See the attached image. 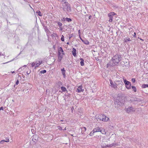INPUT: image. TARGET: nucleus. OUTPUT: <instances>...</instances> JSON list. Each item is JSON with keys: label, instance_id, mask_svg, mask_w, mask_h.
Instances as JSON below:
<instances>
[{"label": "nucleus", "instance_id": "63", "mask_svg": "<svg viewBox=\"0 0 148 148\" xmlns=\"http://www.w3.org/2000/svg\"><path fill=\"white\" fill-rule=\"evenodd\" d=\"M60 121H63L62 120H61Z\"/></svg>", "mask_w": 148, "mask_h": 148}, {"label": "nucleus", "instance_id": "24", "mask_svg": "<svg viewBox=\"0 0 148 148\" xmlns=\"http://www.w3.org/2000/svg\"><path fill=\"white\" fill-rule=\"evenodd\" d=\"M72 21V20L71 18H66V21L68 22H70Z\"/></svg>", "mask_w": 148, "mask_h": 148}, {"label": "nucleus", "instance_id": "41", "mask_svg": "<svg viewBox=\"0 0 148 148\" xmlns=\"http://www.w3.org/2000/svg\"><path fill=\"white\" fill-rule=\"evenodd\" d=\"M14 58L12 60H10V61H9L7 62H6L4 63H3V64H5L7 63H8V62H11V61H13L14 60Z\"/></svg>", "mask_w": 148, "mask_h": 148}, {"label": "nucleus", "instance_id": "5", "mask_svg": "<svg viewBox=\"0 0 148 148\" xmlns=\"http://www.w3.org/2000/svg\"><path fill=\"white\" fill-rule=\"evenodd\" d=\"M116 14L114 12H111L110 13L108 14V16L109 17V21L110 22H111L113 21V16Z\"/></svg>", "mask_w": 148, "mask_h": 148}, {"label": "nucleus", "instance_id": "17", "mask_svg": "<svg viewBox=\"0 0 148 148\" xmlns=\"http://www.w3.org/2000/svg\"><path fill=\"white\" fill-rule=\"evenodd\" d=\"M80 60L81 61L80 62V64L81 66H83L84 65V60L82 58H80Z\"/></svg>", "mask_w": 148, "mask_h": 148}, {"label": "nucleus", "instance_id": "57", "mask_svg": "<svg viewBox=\"0 0 148 148\" xmlns=\"http://www.w3.org/2000/svg\"><path fill=\"white\" fill-rule=\"evenodd\" d=\"M26 66H27L26 65H24V66H23V67H26Z\"/></svg>", "mask_w": 148, "mask_h": 148}, {"label": "nucleus", "instance_id": "14", "mask_svg": "<svg viewBox=\"0 0 148 148\" xmlns=\"http://www.w3.org/2000/svg\"><path fill=\"white\" fill-rule=\"evenodd\" d=\"M82 41L85 44L88 45L89 44V41L86 40H82Z\"/></svg>", "mask_w": 148, "mask_h": 148}, {"label": "nucleus", "instance_id": "52", "mask_svg": "<svg viewBox=\"0 0 148 148\" xmlns=\"http://www.w3.org/2000/svg\"><path fill=\"white\" fill-rule=\"evenodd\" d=\"M134 37H136V33L135 32L134 33Z\"/></svg>", "mask_w": 148, "mask_h": 148}, {"label": "nucleus", "instance_id": "47", "mask_svg": "<svg viewBox=\"0 0 148 148\" xmlns=\"http://www.w3.org/2000/svg\"><path fill=\"white\" fill-rule=\"evenodd\" d=\"M1 110H3V107H1L0 108Z\"/></svg>", "mask_w": 148, "mask_h": 148}, {"label": "nucleus", "instance_id": "53", "mask_svg": "<svg viewBox=\"0 0 148 148\" xmlns=\"http://www.w3.org/2000/svg\"><path fill=\"white\" fill-rule=\"evenodd\" d=\"M92 17V16L91 15H90L89 16V19H90L91 18V17Z\"/></svg>", "mask_w": 148, "mask_h": 148}, {"label": "nucleus", "instance_id": "30", "mask_svg": "<svg viewBox=\"0 0 148 148\" xmlns=\"http://www.w3.org/2000/svg\"><path fill=\"white\" fill-rule=\"evenodd\" d=\"M65 71H62V75L63 76V77L64 78H65L66 77V74H65Z\"/></svg>", "mask_w": 148, "mask_h": 148}, {"label": "nucleus", "instance_id": "34", "mask_svg": "<svg viewBox=\"0 0 148 148\" xmlns=\"http://www.w3.org/2000/svg\"><path fill=\"white\" fill-rule=\"evenodd\" d=\"M64 36H63V35H62V37H61V40L62 41H64Z\"/></svg>", "mask_w": 148, "mask_h": 148}, {"label": "nucleus", "instance_id": "45", "mask_svg": "<svg viewBox=\"0 0 148 148\" xmlns=\"http://www.w3.org/2000/svg\"><path fill=\"white\" fill-rule=\"evenodd\" d=\"M62 1L64 2V3H63L62 4H65V2H67L66 1V0H62Z\"/></svg>", "mask_w": 148, "mask_h": 148}, {"label": "nucleus", "instance_id": "44", "mask_svg": "<svg viewBox=\"0 0 148 148\" xmlns=\"http://www.w3.org/2000/svg\"><path fill=\"white\" fill-rule=\"evenodd\" d=\"M61 71H62H62H65V70L64 69V68H63V69H61Z\"/></svg>", "mask_w": 148, "mask_h": 148}, {"label": "nucleus", "instance_id": "21", "mask_svg": "<svg viewBox=\"0 0 148 148\" xmlns=\"http://www.w3.org/2000/svg\"><path fill=\"white\" fill-rule=\"evenodd\" d=\"M42 61H39L38 63H37L36 64V66L35 67V68L36 67H38L42 63Z\"/></svg>", "mask_w": 148, "mask_h": 148}, {"label": "nucleus", "instance_id": "15", "mask_svg": "<svg viewBox=\"0 0 148 148\" xmlns=\"http://www.w3.org/2000/svg\"><path fill=\"white\" fill-rule=\"evenodd\" d=\"M117 82L116 84L117 86L119 84H121V85H123V83L121 80H117L116 81Z\"/></svg>", "mask_w": 148, "mask_h": 148}, {"label": "nucleus", "instance_id": "42", "mask_svg": "<svg viewBox=\"0 0 148 148\" xmlns=\"http://www.w3.org/2000/svg\"><path fill=\"white\" fill-rule=\"evenodd\" d=\"M106 147H112L111 144H110L109 145H106Z\"/></svg>", "mask_w": 148, "mask_h": 148}, {"label": "nucleus", "instance_id": "16", "mask_svg": "<svg viewBox=\"0 0 148 148\" xmlns=\"http://www.w3.org/2000/svg\"><path fill=\"white\" fill-rule=\"evenodd\" d=\"M64 53H58V58H62L63 56V55H64Z\"/></svg>", "mask_w": 148, "mask_h": 148}, {"label": "nucleus", "instance_id": "35", "mask_svg": "<svg viewBox=\"0 0 148 148\" xmlns=\"http://www.w3.org/2000/svg\"><path fill=\"white\" fill-rule=\"evenodd\" d=\"M35 65H36V63L34 62H33L31 64L32 67H34V66Z\"/></svg>", "mask_w": 148, "mask_h": 148}, {"label": "nucleus", "instance_id": "10", "mask_svg": "<svg viewBox=\"0 0 148 148\" xmlns=\"http://www.w3.org/2000/svg\"><path fill=\"white\" fill-rule=\"evenodd\" d=\"M42 26L44 28L45 31L46 32H49V29H48L47 27V26H45L44 23H42Z\"/></svg>", "mask_w": 148, "mask_h": 148}, {"label": "nucleus", "instance_id": "9", "mask_svg": "<svg viewBox=\"0 0 148 148\" xmlns=\"http://www.w3.org/2000/svg\"><path fill=\"white\" fill-rule=\"evenodd\" d=\"M82 86H79L77 89L76 90V91L78 92H83L84 90H82Z\"/></svg>", "mask_w": 148, "mask_h": 148}, {"label": "nucleus", "instance_id": "61", "mask_svg": "<svg viewBox=\"0 0 148 148\" xmlns=\"http://www.w3.org/2000/svg\"><path fill=\"white\" fill-rule=\"evenodd\" d=\"M14 72H15L14 71H13L12 72V73H14Z\"/></svg>", "mask_w": 148, "mask_h": 148}, {"label": "nucleus", "instance_id": "23", "mask_svg": "<svg viewBox=\"0 0 148 148\" xmlns=\"http://www.w3.org/2000/svg\"><path fill=\"white\" fill-rule=\"evenodd\" d=\"M61 89L63 92H65L67 91L66 88L62 86L61 87Z\"/></svg>", "mask_w": 148, "mask_h": 148}, {"label": "nucleus", "instance_id": "49", "mask_svg": "<svg viewBox=\"0 0 148 148\" xmlns=\"http://www.w3.org/2000/svg\"><path fill=\"white\" fill-rule=\"evenodd\" d=\"M60 30L62 31L63 30V28L61 27H60Z\"/></svg>", "mask_w": 148, "mask_h": 148}, {"label": "nucleus", "instance_id": "62", "mask_svg": "<svg viewBox=\"0 0 148 148\" xmlns=\"http://www.w3.org/2000/svg\"><path fill=\"white\" fill-rule=\"evenodd\" d=\"M140 40H143L141 38H140Z\"/></svg>", "mask_w": 148, "mask_h": 148}, {"label": "nucleus", "instance_id": "33", "mask_svg": "<svg viewBox=\"0 0 148 148\" xmlns=\"http://www.w3.org/2000/svg\"><path fill=\"white\" fill-rule=\"evenodd\" d=\"M5 142H9V138L8 137H6L5 138Z\"/></svg>", "mask_w": 148, "mask_h": 148}, {"label": "nucleus", "instance_id": "6", "mask_svg": "<svg viewBox=\"0 0 148 148\" xmlns=\"http://www.w3.org/2000/svg\"><path fill=\"white\" fill-rule=\"evenodd\" d=\"M124 82L126 88L128 89L131 88V84L130 82L127 81L126 79H124Z\"/></svg>", "mask_w": 148, "mask_h": 148}, {"label": "nucleus", "instance_id": "39", "mask_svg": "<svg viewBox=\"0 0 148 148\" xmlns=\"http://www.w3.org/2000/svg\"><path fill=\"white\" fill-rule=\"evenodd\" d=\"M18 83H19V81L18 80H17L16 81V82L15 85H14V87H15L16 85H17L18 84Z\"/></svg>", "mask_w": 148, "mask_h": 148}, {"label": "nucleus", "instance_id": "51", "mask_svg": "<svg viewBox=\"0 0 148 148\" xmlns=\"http://www.w3.org/2000/svg\"><path fill=\"white\" fill-rule=\"evenodd\" d=\"M78 33H79V35H80V30H78Z\"/></svg>", "mask_w": 148, "mask_h": 148}, {"label": "nucleus", "instance_id": "13", "mask_svg": "<svg viewBox=\"0 0 148 148\" xmlns=\"http://www.w3.org/2000/svg\"><path fill=\"white\" fill-rule=\"evenodd\" d=\"M58 53H64L62 47H60L58 48Z\"/></svg>", "mask_w": 148, "mask_h": 148}, {"label": "nucleus", "instance_id": "19", "mask_svg": "<svg viewBox=\"0 0 148 148\" xmlns=\"http://www.w3.org/2000/svg\"><path fill=\"white\" fill-rule=\"evenodd\" d=\"M124 42H127V41H131V40L129 38H127L124 39Z\"/></svg>", "mask_w": 148, "mask_h": 148}, {"label": "nucleus", "instance_id": "54", "mask_svg": "<svg viewBox=\"0 0 148 148\" xmlns=\"http://www.w3.org/2000/svg\"><path fill=\"white\" fill-rule=\"evenodd\" d=\"M30 73V71L29 73H28V72L27 71L26 73L27 75H29Z\"/></svg>", "mask_w": 148, "mask_h": 148}, {"label": "nucleus", "instance_id": "43", "mask_svg": "<svg viewBox=\"0 0 148 148\" xmlns=\"http://www.w3.org/2000/svg\"><path fill=\"white\" fill-rule=\"evenodd\" d=\"M58 62H60L61 61V60H62V58H58Z\"/></svg>", "mask_w": 148, "mask_h": 148}, {"label": "nucleus", "instance_id": "4", "mask_svg": "<svg viewBox=\"0 0 148 148\" xmlns=\"http://www.w3.org/2000/svg\"><path fill=\"white\" fill-rule=\"evenodd\" d=\"M98 118L100 120L103 121H107L109 120V118L103 114H101L98 116Z\"/></svg>", "mask_w": 148, "mask_h": 148}, {"label": "nucleus", "instance_id": "3", "mask_svg": "<svg viewBox=\"0 0 148 148\" xmlns=\"http://www.w3.org/2000/svg\"><path fill=\"white\" fill-rule=\"evenodd\" d=\"M63 10L64 11L70 12L71 11L70 4L68 2H65V4H62Z\"/></svg>", "mask_w": 148, "mask_h": 148}, {"label": "nucleus", "instance_id": "32", "mask_svg": "<svg viewBox=\"0 0 148 148\" xmlns=\"http://www.w3.org/2000/svg\"><path fill=\"white\" fill-rule=\"evenodd\" d=\"M47 72V71H46V70H42V71H40V73H42V74H44V73H45L46 72Z\"/></svg>", "mask_w": 148, "mask_h": 148}, {"label": "nucleus", "instance_id": "25", "mask_svg": "<svg viewBox=\"0 0 148 148\" xmlns=\"http://www.w3.org/2000/svg\"><path fill=\"white\" fill-rule=\"evenodd\" d=\"M142 88H145L148 87V84H143L141 86Z\"/></svg>", "mask_w": 148, "mask_h": 148}, {"label": "nucleus", "instance_id": "11", "mask_svg": "<svg viewBox=\"0 0 148 148\" xmlns=\"http://www.w3.org/2000/svg\"><path fill=\"white\" fill-rule=\"evenodd\" d=\"M72 52L73 55L75 57L76 56V49L74 48H73L72 49Z\"/></svg>", "mask_w": 148, "mask_h": 148}, {"label": "nucleus", "instance_id": "50", "mask_svg": "<svg viewBox=\"0 0 148 148\" xmlns=\"http://www.w3.org/2000/svg\"><path fill=\"white\" fill-rule=\"evenodd\" d=\"M23 67H20L19 69H18V71H20V69H22V68Z\"/></svg>", "mask_w": 148, "mask_h": 148}, {"label": "nucleus", "instance_id": "12", "mask_svg": "<svg viewBox=\"0 0 148 148\" xmlns=\"http://www.w3.org/2000/svg\"><path fill=\"white\" fill-rule=\"evenodd\" d=\"M100 128L99 127H97L94 128L93 130V131H94V132H100Z\"/></svg>", "mask_w": 148, "mask_h": 148}, {"label": "nucleus", "instance_id": "20", "mask_svg": "<svg viewBox=\"0 0 148 148\" xmlns=\"http://www.w3.org/2000/svg\"><path fill=\"white\" fill-rule=\"evenodd\" d=\"M112 147H115L117 146L120 145V143H114L111 144Z\"/></svg>", "mask_w": 148, "mask_h": 148}, {"label": "nucleus", "instance_id": "46", "mask_svg": "<svg viewBox=\"0 0 148 148\" xmlns=\"http://www.w3.org/2000/svg\"><path fill=\"white\" fill-rule=\"evenodd\" d=\"M74 109V108L73 107H72L71 108V112H73Z\"/></svg>", "mask_w": 148, "mask_h": 148}, {"label": "nucleus", "instance_id": "7", "mask_svg": "<svg viewBox=\"0 0 148 148\" xmlns=\"http://www.w3.org/2000/svg\"><path fill=\"white\" fill-rule=\"evenodd\" d=\"M125 111L127 113H131L135 111V109L133 107L129 106L126 109Z\"/></svg>", "mask_w": 148, "mask_h": 148}, {"label": "nucleus", "instance_id": "28", "mask_svg": "<svg viewBox=\"0 0 148 148\" xmlns=\"http://www.w3.org/2000/svg\"><path fill=\"white\" fill-rule=\"evenodd\" d=\"M106 144H102L101 145V147L102 148H106Z\"/></svg>", "mask_w": 148, "mask_h": 148}, {"label": "nucleus", "instance_id": "31", "mask_svg": "<svg viewBox=\"0 0 148 148\" xmlns=\"http://www.w3.org/2000/svg\"><path fill=\"white\" fill-rule=\"evenodd\" d=\"M95 132H94V131H93V130L91 132H90V133L89 134V135L90 136H93L94 134V133H95Z\"/></svg>", "mask_w": 148, "mask_h": 148}, {"label": "nucleus", "instance_id": "22", "mask_svg": "<svg viewBox=\"0 0 148 148\" xmlns=\"http://www.w3.org/2000/svg\"><path fill=\"white\" fill-rule=\"evenodd\" d=\"M36 13L37 15H38V16H42V14L41 12L39 10H38L36 12Z\"/></svg>", "mask_w": 148, "mask_h": 148}, {"label": "nucleus", "instance_id": "27", "mask_svg": "<svg viewBox=\"0 0 148 148\" xmlns=\"http://www.w3.org/2000/svg\"><path fill=\"white\" fill-rule=\"evenodd\" d=\"M58 25V26L60 27H61L62 26V24L60 22H58L57 23Z\"/></svg>", "mask_w": 148, "mask_h": 148}, {"label": "nucleus", "instance_id": "56", "mask_svg": "<svg viewBox=\"0 0 148 148\" xmlns=\"http://www.w3.org/2000/svg\"><path fill=\"white\" fill-rule=\"evenodd\" d=\"M66 130V128H65L63 130L64 131Z\"/></svg>", "mask_w": 148, "mask_h": 148}, {"label": "nucleus", "instance_id": "40", "mask_svg": "<svg viewBox=\"0 0 148 148\" xmlns=\"http://www.w3.org/2000/svg\"><path fill=\"white\" fill-rule=\"evenodd\" d=\"M58 128L60 130H62V128L60 126H58Z\"/></svg>", "mask_w": 148, "mask_h": 148}, {"label": "nucleus", "instance_id": "48", "mask_svg": "<svg viewBox=\"0 0 148 148\" xmlns=\"http://www.w3.org/2000/svg\"><path fill=\"white\" fill-rule=\"evenodd\" d=\"M4 54L2 53L1 52H0V56L1 55L4 56Z\"/></svg>", "mask_w": 148, "mask_h": 148}, {"label": "nucleus", "instance_id": "18", "mask_svg": "<svg viewBox=\"0 0 148 148\" xmlns=\"http://www.w3.org/2000/svg\"><path fill=\"white\" fill-rule=\"evenodd\" d=\"M82 132V134H84V132L86 130V128L85 127H83L81 128Z\"/></svg>", "mask_w": 148, "mask_h": 148}, {"label": "nucleus", "instance_id": "38", "mask_svg": "<svg viewBox=\"0 0 148 148\" xmlns=\"http://www.w3.org/2000/svg\"><path fill=\"white\" fill-rule=\"evenodd\" d=\"M5 142V140H2L0 141V144H3L4 143V142Z\"/></svg>", "mask_w": 148, "mask_h": 148}, {"label": "nucleus", "instance_id": "1", "mask_svg": "<svg viewBox=\"0 0 148 148\" xmlns=\"http://www.w3.org/2000/svg\"><path fill=\"white\" fill-rule=\"evenodd\" d=\"M121 56L120 54H117L114 56L112 59L111 62H112V63L111 65L112 66H114L115 65H117L119 62L121 61Z\"/></svg>", "mask_w": 148, "mask_h": 148}, {"label": "nucleus", "instance_id": "37", "mask_svg": "<svg viewBox=\"0 0 148 148\" xmlns=\"http://www.w3.org/2000/svg\"><path fill=\"white\" fill-rule=\"evenodd\" d=\"M132 82L133 83H134L135 82V78H133L131 79Z\"/></svg>", "mask_w": 148, "mask_h": 148}, {"label": "nucleus", "instance_id": "2", "mask_svg": "<svg viewBox=\"0 0 148 148\" xmlns=\"http://www.w3.org/2000/svg\"><path fill=\"white\" fill-rule=\"evenodd\" d=\"M125 102V98L122 95L118 96L117 97L115 103L120 106L123 104Z\"/></svg>", "mask_w": 148, "mask_h": 148}, {"label": "nucleus", "instance_id": "64", "mask_svg": "<svg viewBox=\"0 0 148 148\" xmlns=\"http://www.w3.org/2000/svg\"><path fill=\"white\" fill-rule=\"evenodd\" d=\"M1 28V26H0V28Z\"/></svg>", "mask_w": 148, "mask_h": 148}, {"label": "nucleus", "instance_id": "26", "mask_svg": "<svg viewBox=\"0 0 148 148\" xmlns=\"http://www.w3.org/2000/svg\"><path fill=\"white\" fill-rule=\"evenodd\" d=\"M100 132L101 133L103 134H106V132L105 131V130H100Z\"/></svg>", "mask_w": 148, "mask_h": 148}, {"label": "nucleus", "instance_id": "58", "mask_svg": "<svg viewBox=\"0 0 148 148\" xmlns=\"http://www.w3.org/2000/svg\"><path fill=\"white\" fill-rule=\"evenodd\" d=\"M45 23H46V24H47V21H45Z\"/></svg>", "mask_w": 148, "mask_h": 148}, {"label": "nucleus", "instance_id": "60", "mask_svg": "<svg viewBox=\"0 0 148 148\" xmlns=\"http://www.w3.org/2000/svg\"><path fill=\"white\" fill-rule=\"evenodd\" d=\"M71 37H72V36H69V39H70L71 38Z\"/></svg>", "mask_w": 148, "mask_h": 148}, {"label": "nucleus", "instance_id": "8", "mask_svg": "<svg viewBox=\"0 0 148 148\" xmlns=\"http://www.w3.org/2000/svg\"><path fill=\"white\" fill-rule=\"evenodd\" d=\"M109 81L110 84V86L114 89H116L117 88V84H116L115 82L114 83L111 79H109Z\"/></svg>", "mask_w": 148, "mask_h": 148}, {"label": "nucleus", "instance_id": "36", "mask_svg": "<svg viewBox=\"0 0 148 148\" xmlns=\"http://www.w3.org/2000/svg\"><path fill=\"white\" fill-rule=\"evenodd\" d=\"M66 18H63L62 19H61V21H62V22H65V21H66Z\"/></svg>", "mask_w": 148, "mask_h": 148}, {"label": "nucleus", "instance_id": "59", "mask_svg": "<svg viewBox=\"0 0 148 148\" xmlns=\"http://www.w3.org/2000/svg\"><path fill=\"white\" fill-rule=\"evenodd\" d=\"M66 44H68V45L69 44V42H67Z\"/></svg>", "mask_w": 148, "mask_h": 148}, {"label": "nucleus", "instance_id": "55", "mask_svg": "<svg viewBox=\"0 0 148 148\" xmlns=\"http://www.w3.org/2000/svg\"><path fill=\"white\" fill-rule=\"evenodd\" d=\"M79 38H80V39L81 40H83L80 37V35H79Z\"/></svg>", "mask_w": 148, "mask_h": 148}, {"label": "nucleus", "instance_id": "29", "mask_svg": "<svg viewBox=\"0 0 148 148\" xmlns=\"http://www.w3.org/2000/svg\"><path fill=\"white\" fill-rule=\"evenodd\" d=\"M132 88L135 92L136 91V87L134 86H132Z\"/></svg>", "mask_w": 148, "mask_h": 148}]
</instances>
